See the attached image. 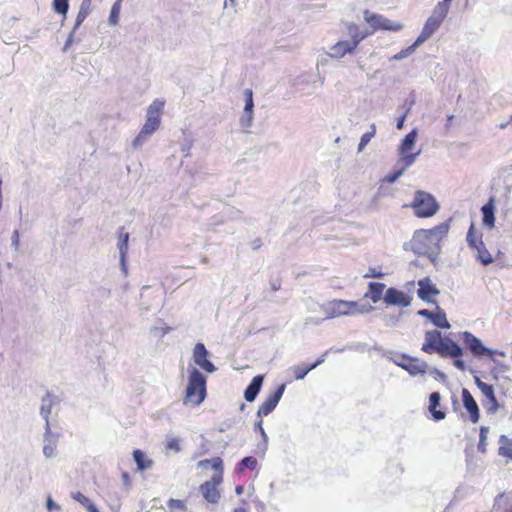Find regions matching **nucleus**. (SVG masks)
Instances as JSON below:
<instances>
[{
  "instance_id": "obj_64",
  "label": "nucleus",
  "mask_w": 512,
  "mask_h": 512,
  "mask_svg": "<svg viewBox=\"0 0 512 512\" xmlns=\"http://www.w3.org/2000/svg\"><path fill=\"white\" fill-rule=\"evenodd\" d=\"M406 114H404L402 117H400L397 121V128L402 129L404 126V120H405Z\"/></svg>"
},
{
  "instance_id": "obj_21",
  "label": "nucleus",
  "mask_w": 512,
  "mask_h": 512,
  "mask_svg": "<svg viewBox=\"0 0 512 512\" xmlns=\"http://www.w3.org/2000/svg\"><path fill=\"white\" fill-rule=\"evenodd\" d=\"M98 1L101 2L102 0H98ZM93 8H94V6L92 4V0H82L78 14L76 16L74 30H77V28L84 22V20L93 11Z\"/></svg>"
},
{
  "instance_id": "obj_55",
  "label": "nucleus",
  "mask_w": 512,
  "mask_h": 512,
  "mask_svg": "<svg viewBox=\"0 0 512 512\" xmlns=\"http://www.w3.org/2000/svg\"><path fill=\"white\" fill-rule=\"evenodd\" d=\"M383 276V273L380 271H377L375 268H370L369 273L365 275V277H374V278H381Z\"/></svg>"
},
{
  "instance_id": "obj_29",
  "label": "nucleus",
  "mask_w": 512,
  "mask_h": 512,
  "mask_svg": "<svg viewBox=\"0 0 512 512\" xmlns=\"http://www.w3.org/2000/svg\"><path fill=\"white\" fill-rule=\"evenodd\" d=\"M164 101L156 99L147 109V117L154 118L157 122L161 123V115L163 113Z\"/></svg>"
},
{
  "instance_id": "obj_25",
  "label": "nucleus",
  "mask_w": 512,
  "mask_h": 512,
  "mask_svg": "<svg viewBox=\"0 0 512 512\" xmlns=\"http://www.w3.org/2000/svg\"><path fill=\"white\" fill-rule=\"evenodd\" d=\"M440 400L441 396L438 392L431 393L429 397V411L431 412L433 418L437 421L443 420L446 416L443 411L436 409L440 404Z\"/></svg>"
},
{
  "instance_id": "obj_45",
  "label": "nucleus",
  "mask_w": 512,
  "mask_h": 512,
  "mask_svg": "<svg viewBox=\"0 0 512 512\" xmlns=\"http://www.w3.org/2000/svg\"><path fill=\"white\" fill-rule=\"evenodd\" d=\"M467 242L472 249L474 247H476L479 242H482L481 236L480 237L475 236L473 225H471V227L467 233Z\"/></svg>"
},
{
  "instance_id": "obj_30",
  "label": "nucleus",
  "mask_w": 512,
  "mask_h": 512,
  "mask_svg": "<svg viewBox=\"0 0 512 512\" xmlns=\"http://www.w3.org/2000/svg\"><path fill=\"white\" fill-rule=\"evenodd\" d=\"M424 43L423 40H421V38L418 36L417 39L415 40V42L410 45L409 47L405 48V49H402L400 52H398L397 54H395L392 59L393 60H396V61H402L408 57H410L412 54H414V52L416 51V49L422 45Z\"/></svg>"
},
{
  "instance_id": "obj_5",
  "label": "nucleus",
  "mask_w": 512,
  "mask_h": 512,
  "mask_svg": "<svg viewBox=\"0 0 512 512\" xmlns=\"http://www.w3.org/2000/svg\"><path fill=\"white\" fill-rule=\"evenodd\" d=\"M325 318H336L341 316H349L362 314L367 311L364 307H360L357 302L345 300H332L322 305Z\"/></svg>"
},
{
  "instance_id": "obj_4",
  "label": "nucleus",
  "mask_w": 512,
  "mask_h": 512,
  "mask_svg": "<svg viewBox=\"0 0 512 512\" xmlns=\"http://www.w3.org/2000/svg\"><path fill=\"white\" fill-rule=\"evenodd\" d=\"M450 2L451 0H442L437 3L419 35L421 40L426 42L440 28L449 12Z\"/></svg>"
},
{
  "instance_id": "obj_18",
  "label": "nucleus",
  "mask_w": 512,
  "mask_h": 512,
  "mask_svg": "<svg viewBox=\"0 0 512 512\" xmlns=\"http://www.w3.org/2000/svg\"><path fill=\"white\" fill-rule=\"evenodd\" d=\"M441 339V333L437 330L427 331L425 334V341L422 345V350L426 353L437 352V346Z\"/></svg>"
},
{
  "instance_id": "obj_6",
  "label": "nucleus",
  "mask_w": 512,
  "mask_h": 512,
  "mask_svg": "<svg viewBox=\"0 0 512 512\" xmlns=\"http://www.w3.org/2000/svg\"><path fill=\"white\" fill-rule=\"evenodd\" d=\"M411 208L419 218H429L434 216L439 210V204L435 197L422 190L415 192L414 199L411 203Z\"/></svg>"
},
{
  "instance_id": "obj_34",
  "label": "nucleus",
  "mask_w": 512,
  "mask_h": 512,
  "mask_svg": "<svg viewBox=\"0 0 512 512\" xmlns=\"http://www.w3.org/2000/svg\"><path fill=\"white\" fill-rule=\"evenodd\" d=\"M171 330L162 320H157L156 323L150 328V334L156 338H162Z\"/></svg>"
},
{
  "instance_id": "obj_63",
  "label": "nucleus",
  "mask_w": 512,
  "mask_h": 512,
  "mask_svg": "<svg viewBox=\"0 0 512 512\" xmlns=\"http://www.w3.org/2000/svg\"><path fill=\"white\" fill-rule=\"evenodd\" d=\"M85 508L89 511V512H99V510L92 504V502L90 501L89 504H87L85 506Z\"/></svg>"
},
{
  "instance_id": "obj_33",
  "label": "nucleus",
  "mask_w": 512,
  "mask_h": 512,
  "mask_svg": "<svg viewBox=\"0 0 512 512\" xmlns=\"http://www.w3.org/2000/svg\"><path fill=\"white\" fill-rule=\"evenodd\" d=\"M385 288V284L372 282L369 284V291L367 296L370 297L373 303H377L382 298V293Z\"/></svg>"
},
{
  "instance_id": "obj_50",
  "label": "nucleus",
  "mask_w": 512,
  "mask_h": 512,
  "mask_svg": "<svg viewBox=\"0 0 512 512\" xmlns=\"http://www.w3.org/2000/svg\"><path fill=\"white\" fill-rule=\"evenodd\" d=\"M255 430H258L261 434V437L264 441V444L265 446L267 445V442H268V437L262 427V420L260 419L258 422L255 423Z\"/></svg>"
},
{
  "instance_id": "obj_23",
  "label": "nucleus",
  "mask_w": 512,
  "mask_h": 512,
  "mask_svg": "<svg viewBox=\"0 0 512 512\" xmlns=\"http://www.w3.org/2000/svg\"><path fill=\"white\" fill-rule=\"evenodd\" d=\"M482 394L487 398L486 410L490 413H495L499 408V404L495 397L493 386H484Z\"/></svg>"
},
{
  "instance_id": "obj_52",
  "label": "nucleus",
  "mask_w": 512,
  "mask_h": 512,
  "mask_svg": "<svg viewBox=\"0 0 512 512\" xmlns=\"http://www.w3.org/2000/svg\"><path fill=\"white\" fill-rule=\"evenodd\" d=\"M488 432H489V429L487 427H484V426L481 427V429H480L479 448H481L484 445V443H485V441L487 439Z\"/></svg>"
},
{
  "instance_id": "obj_10",
  "label": "nucleus",
  "mask_w": 512,
  "mask_h": 512,
  "mask_svg": "<svg viewBox=\"0 0 512 512\" xmlns=\"http://www.w3.org/2000/svg\"><path fill=\"white\" fill-rule=\"evenodd\" d=\"M222 482V472L216 473L211 480L205 482L200 486V490L204 498L210 503H217L220 498V493L217 486Z\"/></svg>"
},
{
  "instance_id": "obj_16",
  "label": "nucleus",
  "mask_w": 512,
  "mask_h": 512,
  "mask_svg": "<svg viewBox=\"0 0 512 512\" xmlns=\"http://www.w3.org/2000/svg\"><path fill=\"white\" fill-rule=\"evenodd\" d=\"M284 385H281L273 395L267 398L258 408V416H266L274 410L284 392Z\"/></svg>"
},
{
  "instance_id": "obj_2",
  "label": "nucleus",
  "mask_w": 512,
  "mask_h": 512,
  "mask_svg": "<svg viewBox=\"0 0 512 512\" xmlns=\"http://www.w3.org/2000/svg\"><path fill=\"white\" fill-rule=\"evenodd\" d=\"M205 396L206 377L197 368H192L188 376L184 403L198 406L204 401Z\"/></svg>"
},
{
  "instance_id": "obj_46",
  "label": "nucleus",
  "mask_w": 512,
  "mask_h": 512,
  "mask_svg": "<svg viewBox=\"0 0 512 512\" xmlns=\"http://www.w3.org/2000/svg\"><path fill=\"white\" fill-rule=\"evenodd\" d=\"M253 121V112L245 111L243 112L242 117L240 118V124L244 128H248L252 125Z\"/></svg>"
},
{
  "instance_id": "obj_32",
  "label": "nucleus",
  "mask_w": 512,
  "mask_h": 512,
  "mask_svg": "<svg viewBox=\"0 0 512 512\" xmlns=\"http://www.w3.org/2000/svg\"><path fill=\"white\" fill-rule=\"evenodd\" d=\"M401 158L397 161L395 167H400L405 172L416 160V158L420 155V151L417 153H400Z\"/></svg>"
},
{
  "instance_id": "obj_8",
  "label": "nucleus",
  "mask_w": 512,
  "mask_h": 512,
  "mask_svg": "<svg viewBox=\"0 0 512 512\" xmlns=\"http://www.w3.org/2000/svg\"><path fill=\"white\" fill-rule=\"evenodd\" d=\"M364 20L371 25L373 30L400 31L403 29L402 23L391 21L382 15L372 13L368 10L364 11Z\"/></svg>"
},
{
  "instance_id": "obj_1",
  "label": "nucleus",
  "mask_w": 512,
  "mask_h": 512,
  "mask_svg": "<svg viewBox=\"0 0 512 512\" xmlns=\"http://www.w3.org/2000/svg\"><path fill=\"white\" fill-rule=\"evenodd\" d=\"M449 230L447 223H442L431 229H420L415 231L411 240L412 250L417 254L428 255L435 261L440 252V243L446 237Z\"/></svg>"
},
{
  "instance_id": "obj_7",
  "label": "nucleus",
  "mask_w": 512,
  "mask_h": 512,
  "mask_svg": "<svg viewBox=\"0 0 512 512\" xmlns=\"http://www.w3.org/2000/svg\"><path fill=\"white\" fill-rule=\"evenodd\" d=\"M461 336L465 345L468 347V349L475 357H482L486 355L492 359L493 355L495 354H498L502 357L505 356L504 352L493 350L491 348L486 347L479 338H477L468 331L462 332Z\"/></svg>"
},
{
  "instance_id": "obj_39",
  "label": "nucleus",
  "mask_w": 512,
  "mask_h": 512,
  "mask_svg": "<svg viewBox=\"0 0 512 512\" xmlns=\"http://www.w3.org/2000/svg\"><path fill=\"white\" fill-rule=\"evenodd\" d=\"M51 409H52V400H51V398H49V397L43 398L42 399V403H41V407H40V413L43 416V418L45 419L46 423H49L48 417H49V415L51 413ZM46 425L47 424H45V426Z\"/></svg>"
},
{
  "instance_id": "obj_24",
  "label": "nucleus",
  "mask_w": 512,
  "mask_h": 512,
  "mask_svg": "<svg viewBox=\"0 0 512 512\" xmlns=\"http://www.w3.org/2000/svg\"><path fill=\"white\" fill-rule=\"evenodd\" d=\"M481 211H482V214H483V224L485 226H487L488 228H493L494 227V222H495V216H494V211H495V206H494V200L491 198L488 203H486L482 208H481Z\"/></svg>"
},
{
  "instance_id": "obj_41",
  "label": "nucleus",
  "mask_w": 512,
  "mask_h": 512,
  "mask_svg": "<svg viewBox=\"0 0 512 512\" xmlns=\"http://www.w3.org/2000/svg\"><path fill=\"white\" fill-rule=\"evenodd\" d=\"M53 9L65 16L69 9V0H53Z\"/></svg>"
},
{
  "instance_id": "obj_53",
  "label": "nucleus",
  "mask_w": 512,
  "mask_h": 512,
  "mask_svg": "<svg viewBox=\"0 0 512 512\" xmlns=\"http://www.w3.org/2000/svg\"><path fill=\"white\" fill-rule=\"evenodd\" d=\"M74 27L72 28L71 32L68 35V38L64 44L63 51H66L73 43H74V34H75Z\"/></svg>"
},
{
  "instance_id": "obj_11",
  "label": "nucleus",
  "mask_w": 512,
  "mask_h": 512,
  "mask_svg": "<svg viewBox=\"0 0 512 512\" xmlns=\"http://www.w3.org/2000/svg\"><path fill=\"white\" fill-rule=\"evenodd\" d=\"M208 351L203 343H197L193 349L194 363L207 373H213L216 370L214 364L208 360Z\"/></svg>"
},
{
  "instance_id": "obj_13",
  "label": "nucleus",
  "mask_w": 512,
  "mask_h": 512,
  "mask_svg": "<svg viewBox=\"0 0 512 512\" xmlns=\"http://www.w3.org/2000/svg\"><path fill=\"white\" fill-rule=\"evenodd\" d=\"M159 126L160 123L157 122L154 118L146 116V121L138 136L133 140L132 146L137 148L143 145V143L148 140V138L159 128Z\"/></svg>"
},
{
  "instance_id": "obj_47",
  "label": "nucleus",
  "mask_w": 512,
  "mask_h": 512,
  "mask_svg": "<svg viewBox=\"0 0 512 512\" xmlns=\"http://www.w3.org/2000/svg\"><path fill=\"white\" fill-rule=\"evenodd\" d=\"M396 171L389 173L385 176L384 180L388 183H394L396 180H398L403 174L404 171L400 167H396Z\"/></svg>"
},
{
  "instance_id": "obj_54",
  "label": "nucleus",
  "mask_w": 512,
  "mask_h": 512,
  "mask_svg": "<svg viewBox=\"0 0 512 512\" xmlns=\"http://www.w3.org/2000/svg\"><path fill=\"white\" fill-rule=\"evenodd\" d=\"M46 507L49 511L60 510V506L50 496L47 498Z\"/></svg>"
},
{
  "instance_id": "obj_36",
  "label": "nucleus",
  "mask_w": 512,
  "mask_h": 512,
  "mask_svg": "<svg viewBox=\"0 0 512 512\" xmlns=\"http://www.w3.org/2000/svg\"><path fill=\"white\" fill-rule=\"evenodd\" d=\"M495 506L503 508V512H512V495L502 494L495 500Z\"/></svg>"
},
{
  "instance_id": "obj_15",
  "label": "nucleus",
  "mask_w": 512,
  "mask_h": 512,
  "mask_svg": "<svg viewBox=\"0 0 512 512\" xmlns=\"http://www.w3.org/2000/svg\"><path fill=\"white\" fill-rule=\"evenodd\" d=\"M437 353L441 356H449L452 358H459L463 350L462 348L451 339H443L437 346Z\"/></svg>"
},
{
  "instance_id": "obj_35",
  "label": "nucleus",
  "mask_w": 512,
  "mask_h": 512,
  "mask_svg": "<svg viewBox=\"0 0 512 512\" xmlns=\"http://www.w3.org/2000/svg\"><path fill=\"white\" fill-rule=\"evenodd\" d=\"M198 467L202 469H208L209 467H211L217 473H223L222 460L220 458L201 460L198 462Z\"/></svg>"
},
{
  "instance_id": "obj_58",
  "label": "nucleus",
  "mask_w": 512,
  "mask_h": 512,
  "mask_svg": "<svg viewBox=\"0 0 512 512\" xmlns=\"http://www.w3.org/2000/svg\"><path fill=\"white\" fill-rule=\"evenodd\" d=\"M405 289H406L405 293L412 295V293L414 292V289H415V282L414 281L407 282L405 284Z\"/></svg>"
},
{
  "instance_id": "obj_62",
  "label": "nucleus",
  "mask_w": 512,
  "mask_h": 512,
  "mask_svg": "<svg viewBox=\"0 0 512 512\" xmlns=\"http://www.w3.org/2000/svg\"><path fill=\"white\" fill-rule=\"evenodd\" d=\"M85 508L89 511V512H99V510L92 504V502L90 501L89 504H87L85 506Z\"/></svg>"
},
{
  "instance_id": "obj_3",
  "label": "nucleus",
  "mask_w": 512,
  "mask_h": 512,
  "mask_svg": "<svg viewBox=\"0 0 512 512\" xmlns=\"http://www.w3.org/2000/svg\"><path fill=\"white\" fill-rule=\"evenodd\" d=\"M350 39L338 41L329 48L328 55L334 59H341L346 54H351L358 47L359 43L368 36V32L363 33L358 26L350 23L347 26Z\"/></svg>"
},
{
  "instance_id": "obj_19",
  "label": "nucleus",
  "mask_w": 512,
  "mask_h": 512,
  "mask_svg": "<svg viewBox=\"0 0 512 512\" xmlns=\"http://www.w3.org/2000/svg\"><path fill=\"white\" fill-rule=\"evenodd\" d=\"M418 314L420 316L429 318L433 322V324L436 325L437 327H440V328H449L450 327V324L446 318V314L442 311L433 313L427 309H423V310L418 311Z\"/></svg>"
},
{
  "instance_id": "obj_27",
  "label": "nucleus",
  "mask_w": 512,
  "mask_h": 512,
  "mask_svg": "<svg viewBox=\"0 0 512 512\" xmlns=\"http://www.w3.org/2000/svg\"><path fill=\"white\" fill-rule=\"evenodd\" d=\"M133 458L137 465V470L144 471L146 469H150L153 465V460L150 459L144 452L141 450H134Z\"/></svg>"
},
{
  "instance_id": "obj_20",
  "label": "nucleus",
  "mask_w": 512,
  "mask_h": 512,
  "mask_svg": "<svg viewBox=\"0 0 512 512\" xmlns=\"http://www.w3.org/2000/svg\"><path fill=\"white\" fill-rule=\"evenodd\" d=\"M263 383V376L257 375L255 376L249 386L246 388L244 392V398L248 402H252L255 400L256 396L258 395L261 386Z\"/></svg>"
},
{
  "instance_id": "obj_57",
  "label": "nucleus",
  "mask_w": 512,
  "mask_h": 512,
  "mask_svg": "<svg viewBox=\"0 0 512 512\" xmlns=\"http://www.w3.org/2000/svg\"><path fill=\"white\" fill-rule=\"evenodd\" d=\"M12 245L14 246L15 249H18L19 247V232L17 230H15L12 234Z\"/></svg>"
},
{
  "instance_id": "obj_40",
  "label": "nucleus",
  "mask_w": 512,
  "mask_h": 512,
  "mask_svg": "<svg viewBox=\"0 0 512 512\" xmlns=\"http://www.w3.org/2000/svg\"><path fill=\"white\" fill-rule=\"evenodd\" d=\"M292 372L296 380L303 379L312 369L310 366L298 365L292 367Z\"/></svg>"
},
{
  "instance_id": "obj_43",
  "label": "nucleus",
  "mask_w": 512,
  "mask_h": 512,
  "mask_svg": "<svg viewBox=\"0 0 512 512\" xmlns=\"http://www.w3.org/2000/svg\"><path fill=\"white\" fill-rule=\"evenodd\" d=\"M256 466H257V459L256 458L251 457V456L245 457L240 462L239 472H242L244 467H247V468L253 470V469L256 468Z\"/></svg>"
},
{
  "instance_id": "obj_44",
  "label": "nucleus",
  "mask_w": 512,
  "mask_h": 512,
  "mask_svg": "<svg viewBox=\"0 0 512 512\" xmlns=\"http://www.w3.org/2000/svg\"><path fill=\"white\" fill-rule=\"evenodd\" d=\"M245 96V106L244 110L248 112H253L254 103H253V92L251 89H246L244 91Z\"/></svg>"
},
{
  "instance_id": "obj_37",
  "label": "nucleus",
  "mask_w": 512,
  "mask_h": 512,
  "mask_svg": "<svg viewBox=\"0 0 512 512\" xmlns=\"http://www.w3.org/2000/svg\"><path fill=\"white\" fill-rule=\"evenodd\" d=\"M121 2H122V0H116L111 7L110 14L108 17V23L110 25L114 26L119 23L120 12H121Z\"/></svg>"
},
{
  "instance_id": "obj_28",
  "label": "nucleus",
  "mask_w": 512,
  "mask_h": 512,
  "mask_svg": "<svg viewBox=\"0 0 512 512\" xmlns=\"http://www.w3.org/2000/svg\"><path fill=\"white\" fill-rule=\"evenodd\" d=\"M498 454L508 461H512V439L506 435H501L499 438Z\"/></svg>"
},
{
  "instance_id": "obj_49",
  "label": "nucleus",
  "mask_w": 512,
  "mask_h": 512,
  "mask_svg": "<svg viewBox=\"0 0 512 512\" xmlns=\"http://www.w3.org/2000/svg\"><path fill=\"white\" fill-rule=\"evenodd\" d=\"M73 499L82 504L84 507L90 502V499L80 492L73 494Z\"/></svg>"
},
{
  "instance_id": "obj_9",
  "label": "nucleus",
  "mask_w": 512,
  "mask_h": 512,
  "mask_svg": "<svg viewBox=\"0 0 512 512\" xmlns=\"http://www.w3.org/2000/svg\"><path fill=\"white\" fill-rule=\"evenodd\" d=\"M413 296L395 288H388L383 296V301L388 305L397 307H408L411 305Z\"/></svg>"
},
{
  "instance_id": "obj_38",
  "label": "nucleus",
  "mask_w": 512,
  "mask_h": 512,
  "mask_svg": "<svg viewBox=\"0 0 512 512\" xmlns=\"http://www.w3.org/2000/svg\"><path fill=\"white\" fill-rule=\"evenodd\" d=\"M375 133H376V126H375V124H372L370 126V131H368L362 135L359 145H358V152H362L364 150L366 145L375 136Z\"/></svg>"
},
{
  "instance_id": "obj_61",
  "label": "nucleus",
  "mask_w": 512,
  "mask_h": 512,
  "mask_svg": "<svg viewBox=\"0 0 512 512\" xmlns=\"http://www.w3.org/2000/svg\"><path fill=\"white\" fill-rule=\"evenodd\" d=\"M454 365L455 367H457L459 370H462L464 371L466 369V366H465V363L464 361L460 360V359H456L454 361Z\"/></svg>"
},
{
  "instance_id": "obj_17",
  "label": "nucleus",
  "mask_w": 512,
  "mask_h": 512,
  "mask_svg": "<svg viewBox=\"0 0 512 512\" xmlns=\"http://www.w3.org/2000/svg\"><path fill=\"white\" fill-rule=\"evenodd\" d=\"M462 399L463 405L470 415V420L477 423L480 418L478 405L471 393L465 388L462 390Z\"/></svg>"
},
{
  "instance_id": "obj_48",
  "label": "nucleus",
  "mask_w": 512,
  "mask_h": 512,
  "mask_svg": "<svg viewBox=\"0 0 512 512\" xmlns=\"http://www.w3.org/2000/svg\"><path fill=\"white\" fill-rule=\"evenodd\" d=\"M166 448L168 450H172V451H174L176 453L180 452L181 447H180L179 439L174 438V437H169L167 439Z\"/></svg>"
},
{
  "instance_id": "obj_22",
  "label": "nucleus",
  "mask_w": 512,
  "mask_h": 512,
  "mask_svg": "<svg viewBox=\"0 0 512 512\" xmlns=\"http://www.w3.org/2000/svg\"><path fill=\"white\" fill-rule=\"evenodd\" d=\"M475 258L480 261L484 266H487L494 262V258L491 253L485 247V244L479 242L476 247L473 248Z\"/></svg>"
},
{
  "instance_id": "obj_60",
  "label": "nucleus",
  "mask_w": 512,
  "mask_h": 512,
  "mask_svg": "<svg viewBox=\"0 0 512 512\" xmlns=\"http://www.w3.org/2000/svg\"><path fill=\"white\" fill-rule=\"evenodd\" d=\"M474 380H475V384L477 385V387L480 389L481 392L483 391L484 386H489V384L481 381V379L477 376H475Z\"/></svg>"
},
{
  "instance_id": "obj_14",
  "label": "nucleus",
  "mask_w": 512,
  "mask_h": 512,
  "mask_svg": "<svg viewBox=\"0 0 512 512\" xmlns=\"http://www.w3.org/2000/svg\"><path fill=\"white\" fill-rule=\"evenodd\" d=\"M59 437L57 434L52 433L49 423L45 426V434H44V446H43V454L46 458H53L56 456V448L58 444Z\"/></svg>"
},
{
  "instance_id": "obj_59",
  "label": "nucleus",
  "mask_w": 512,
  "mask_h": 512,
  "mask_svg": "<svg viewBox=\"0 0 512 512\" xmlns=\"http://www.w3.org/2000/svg\"><path fill=\"white\" fill-rule=\"evenodd\" d=\"M327 353H328V352L326 351L323 355H321V356L317 359V361H316L314 364L310 365V367H311V369H312V370H313V369H315L317 366H319L320 364H322V363L325 361V357H326Z\"/></svg>"
},
{
  "instance_id": "obj_31",
  "label": "nucleus",
  "mask_w": 512,
  "mask_h": 512,
  "mask_svg": "<svg viewBox=\"0 0 512 512\" xmlns=\"http://www.w3.org/2000/svg\"><path fill=\"white\" fill-rule=\"evenodd\" d=\"M416 140H417V131L415 129H413L410 133H408L404 137V139L399 147V153L411 152L415 146Z\"/></svg>"
},
{
  "instance_id": "obj_42",
  "label": "nucleus",
  "mask_w": 512,
  "mask_h": 512,
  "mask_svg": "<svg viewBox=\"0 0 512 512\" xmlns=\"http://www.w3.org/2000/svg\"><path fill=\"white\" fill-rule=\"evenodd\" d=\"M118 250L121 257V263L124 264V259L128 250V234H125L118 244Z\"/></svg>"
},
{
  "instance_id": "obj_56",
  "label": "nucleus",
  "mask_w": 512,
  "mask_h": 512,
  "mask_svg": "<svg viewBox=\"0 0 512 512\" xmlns=\"http://www.w3.org/2000/svg\"><path fill=\"white\" fill-rule=\"evenodd\" d=\"M124 486L129 489L131 486L130 476L127 472H123L121 475Z\"/></svg>"
},
{
  "instance_id": "obj_51",
  "label": "nucleus",
  "mask_w": 512,
  "mask_h": 512,
  "mask_svg": "<svg viewBox=\"0 0 512 512\" xmlns=\"http://www.w3.org/2000/svg\"><path fill=\"white\" fill-rule=\"evenodd\" d=\"M169 507L170 508H177V509H185V504L182 500L179 499H171L169 501Z\"/></svg>"
},
{
  "instance_id": "obj_26",
  "label": "nucleus",
  "mask_w": 512,
  "mask_h": 512,
  "mask_svg": "<svg viewBox=\"0 0 512 512\" xmlns=\"http://www.w3.org/2000/svg\"><path fill=\"white\" fill-rule=\"evenodd\" d=\"M402 368L405 369L410 375L416 376L425 374L427 364L418 360L408 359L406 365H402Z\"/></svg>"
},
{
  "instance_id": "obj_12",
  "label": "nucleus",
  "mask_w": 512,
  "mask_h": 512,
  "mask_svg": "<svg viewBox=\"0 0 512 512\" xmlns=\"http://www.w3.org/2000/svg\"><path fill=\"white\" fill-rule=\"evenodd\" d=\"M418 297L427 303H434L435 297L440 294V291L436 288L435 284L432 283L431 279L426 277L418 281Z\"/></svg>"
}]
</instances>
